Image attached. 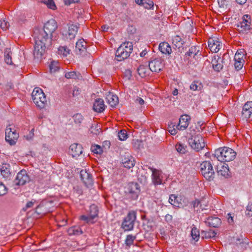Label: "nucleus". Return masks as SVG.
Masks as SVG:
<instances>
[{"label": "nucleus", "mask_w": 252, "mask_h": 252, "mask_svg": "<svg viewBox=\"0 0 252 252\" xmlns=\"http://www.w3.org/2000/svg\"><path fill=\"white\" fill-rule=\"evenodd\" d=\"M214 155L219 161L228 162L235 159L236 153L231 148L223 147L216 150Z\"/></svg>", "instance_id": "f257e3e1"}, {"label": "nucleus", "mask_w": 252, "mask_h": 252, "mask_svg": "<svg viewBox=\"0 0 252 252\" xmlns=\"http://www.w3.org/2000/svg\"><path fill=\"white\" fill-rule=\"evenodd\" d=\"M133 50V45L130 42L122 43L116 52L115 60L121 62L127 59Z\"/></svg>", "instance_id": "f03ea898"}, {"label": "nucleus", "mask_w": 252, "mask_h": 252, "mask_svg": "<svg viewBox=\"0 0 252 252\" xmlns=\"http://www.w3.org/2000/svg\"><path fill=\"white\" fill-rule=\"evenodd\" d=\"M188 138V143L192 149L199 151L205 146L204 140L201 135L196 133L193 130V132L189 134Z\"/></svg>", "instance_id": "7ed1b4c3"}, {"label": "nucleus", "mask_w": 252, "mask_h": 252, "mask_svg": "<svg viewBox=\"0 0 252 252\" xmlns=\"http://www.w3.org/2000/svg\"><path fill=\"white\" fill-rule=\"evenodd\" d=\"M42 29L35 28L33 32V37L35 43L42 44L50 46L51 45V37Z\"/></svg>", "instance_id": "20e7f679"}, {"label": "nucleus", "mask_w": 252, "mask_h": 252, "mask_svg": "<svg viewBox=\"0 0 252 252\" xmlns=\"http://www.w3.org/2000/svg\"><path fill=\"white\" fill-rule=\"evenodd\" d=\"M32 98L33 102L40 109L45 107L47 103L46 97L42 89L39 88H35L32 94Z\"/></svg>", "instance_id": "39448f33"}, {"label": "nucleus", "mask_w": 252, "mask_h": 252, "mask_svg": "<svg viewBox=\"0 0 252 252\" xmlns=\"http://www.w3.org/2000/svg\"><path fill=\"white\" fill-rule=\"evenodd\" d=\"M200 171L204 177L208 181H212L215 177V171L212 163L209 161H204L200 165Z\"/></svg>", "instance_id": "423d86ee"}, {"label": "nucleus", "mask_w": 252, "mask_h": 252, "mask_svg": "<svg viewBox=\"0 0 252 252\" xmlns=\"http://www.w3.org/2000/svg\"><path fill=\"white\" fill-rule=\"evenodd\" d=\"M136 219V213L130 211L125 218L122 224V228L125 231H130L133 229L135 221Z\"/></svg>", "instance_id": "0eeeda50"}, {"label": "nucleus", "mask_w": 252, "mask_h": 252, "mask_svg": "<svg viewBox=\"0 0 252 252\" xmlns=\"http://www.w3.org/2000/svg\"><path fill=\"white\" fill-rule=\"evenodd\" d=\"M140 189L139 185L136 183H130L125 189L126 197L131 200L138 198Z\"/></svg>", "instance_id": "6e6552de"}, {"label": "nucleus", "mask_w": 252, "mask_h": 252, "mask_svg": "<svg viewBox=\"0 0 252 252\" xmlns=\"http://www.w3.org/2000/svg\"><path fill=\"white\" fill-rule=\"evenodd\" d=\"M19 137V134L15 129V126L9 125L5 129V140L11 145H14Z\"/></svg>", "instance_id": "1a4fd4ad"}, {"label": "nucleus", "mask_w": 252, "mask_h": 252, "mask_svg": "<svg viewBox=\"0 0 252 252\" xmlns=\"http://www.w3.org/2000/svg\"><path fill=\"white\" fill-rule=\"evenodd\" d=\"M98 213V209L97 207L92 204L90 207L89 215L88 216L82 215L80 217V220H84L87 223H93L94 221L93 220L97 217Z\"/></svg>", "instance_id": "9d476101"}, {"label": "nucleus", "mask_w": 252, "mask_h": 252, "mask_svg": "<svg viewBox=\"0 0 252 252\" xmlns=\"http://www.w3.org/2000/svg\"><path fill=\"white\" fill-rule=\"evenodd\" d=\"M208 201L206 200V197L203 196L199 199H195L190 202V205L194 211L200 212L206 209L205 208L208 206Z\"/></svg>", "instance_id": "9b49d317"}, {"label": "nucleus", "mask_w": 252, "mask_h": 252, "mask_svg": "<svg viewBox=\"0 0 252 252\" xmlns=\"http://www.w3.org/2000/svg\"><path fill=\"white\" fill-rule=\"evenodd\" d=\"M78 27L76 25L69 24L67 25V29L62 31L63 35L67 39H74L77 33Z\"/></svg>", "instance_id": "f8f14e48"}, {"label": "nucleus", "mask_w": 252, "mask_h": 252, "mask_svg": "<svg viewBox=\"0 0 252 252\" xmlns=\"http://www.w3.org/2000/svg\"><path fill=\"white\" fill-rule=\"evenodd\" d=\"M251 19L248 15H245L243 16L242 21L238 24V31L240 32L244 33L251 29Z\"/></svg>", "instance_id": "ddd939ff"}, {"label": "nucleus", "mask_w": 252, "mask_h": 252, "mask_svg": "<svg viewBox=\"0 0 252 252\" xmlns=\"http://www.w3.org/2000/svg\"><path fill=\"white\" fill-rule=\"evenodd\" d=\"M208 46L211 52L217 53L222 46V43L219 38L214 37L209 38L208 41Z\"/></svg>", "instance_id": "4468645a"}, {"label": "nucleus", "mask_w": 252, "mask_h": 252, "mask_svg": "<svg viewBox=\"0 0 252 252\" xmlns=\"http://www.w3.org/2000/svg\"><path fill=\"white\" fill-rule=\"evenodd\" d=\"M164 65L163 61L161 59H155L149 62V67L152 72H160Z\"/></svg>", "instance_id": "2eb2a0df"}, {"label": "nucleus", "mask_w": 252, "mask_h": 252, "mask_svg": "<svg viewBox=\"0 0 252 252\" xmlns=\"http://www.w3.org/2000/svg\"><path fill=\"white\" fill-rule=\"evenodd\" d=\"M29 181L30 178L27 171L25 170H22L17 174L14 183L17 186L24 185Z\"/></svg>", "instance_id": "dca6fc26"}, {"label": "nucleus", "mask_w": 252, "mask_h": 252, "mask_svg": "<svg viewBox=\"0 0 252 252\" xmlns=\"http://www.w3.org/2000/svg\"><path fill=\"white\" fill-rule=\"evenodd\" d=\"M57 28V25L55 20L51 19L45 24L42 29L50 35V37H52L53 33Z\"/></svg>", "instance_id": "f3484780"}, {"label": "nucleus", "mask_w": 252, "mask_h": 252, "mask_svg": "<svg viewBox=\"0 0 252 252\" xmlns=\"http://www.w3.org/2000/svg\"><path fill=\"white\" fill-rule=\"evenodd\" d=\"M150 169L152 172V178L154 185H160L162 183L161 171L156 168L149 166Z\"/></svg>", "instance_id": "a211bd4d"}, {"label": "nucleus", "mask_w": 252, "mask_h": 252, "mask_svg": "<svg viewBox=\"0 0 252 252\" xmlns=\"http://www.w3.org/2000/svg\"><path fill=\"white\" fill-rule=\"evenodd\" d=\"M252 114V101H248L243 106L241 116L244 119L248 120Z\"/></svg>", "instance_id": "6ab92c4d"}, {"label": "nucleus", "mask_w": 252, "mask_h": 252, "mask_svg": "<svg viewBox=\"0 0 252 252\" xmlns=\"http://www.w3.org/2000/svg\"><path fill=\"white\" fill-rule=\"evenodd\" d=\"M82 149L83 148L81 145L74 143L70 146L68 152L73 158H76L82 154Z\"/></svg>", "instance_id": "aec40b11"}, {"label": "nucleus", "mask_w": 252, "mask_h": 252, "mask_svg": "<svg viewBox=\"0 0 252 252\" xmlns=\"http://www.w3.org/2000/svg\"><path fill=\"white\" fill-rule=\"evenodd\" d=\"M49 46L35 43L33 55L34 58L41 59L45 52V49Z\"/></svg>", "instance_id": "412c9836"}, {"label": "nucleus", "mask_w": 252, "mask_h": 252, "mask_svg": "<svg viewBox=\"0 0 252 252\" xmlns=\"http://www.w3.org/2000/svg\"><path fill=\"white\" fill-rule=\"evenodd\" d=\"M190 117L188 115H182L179 119V122L177 126V128L179 130H185L189 126Z\"/></svg>", "instance_id": "4be33fe9"}, {"label": "nucleus", "mask_w": 252, "mask_h": 252, "mask_svg": "<svg viewBox=\"0 0 252 252\" xmlns=\"http://www.w3.org/2000/svg\"><path fill=\"white\" fill-rule=\"evenodd\" d=\"M81 180L87 187H89L93 184V179L91 174L86 170H81L80 172Z\"/></svg>", "instance_id": "5701e85b"}, {"label": "nucleus", "mask_w": 252, "mask_h": 252, "mask_svg": "<svg viewBox=\"0 0 252 252\" xmlns=\"http://www.w3.org/2000/svg\"><path fill=\"white\" fill-rule=\"evenodd\" d=\"M87 43L83 39H79L76 43V52L77 54L82 55L84 54L86 51Z\"/></svg>", "instance_id": "b1692460"}, {"label": "nucleus", "mask_w": 252, "mask_h": 252, "mask_svg": "<svg viewBox=\"0 0 252 252\" xmlns=\"http://www.w3.org/2000/svg\"><path fill=\"white\" fill-rule=\"evenodd\" d=\"M105 109L104 101L101 98L95 100L93 105V110L96 112L101 113Z\"/></svg>", "instance_id": "393cba45"}, {"label": "nucleus", "mask_w": 252, "mask_h": 252, "mask_svg": "<svg viewBox=\"0 0 252 252\" xmlns=\"http://www.w3.org/2000/svg\"><path fill=\"white\" fill-rule=\"evenodd\" d=\"M124 166L128 169H130L135 165L134 158L129 155L125 156L122 160Z\"/></svg>", "instance_id": "a878e982"}, {"label": "nucleus", "mask_w": 252, "mask_h": 252, "mask_svg": "<svg viewBox=\"0 0 252 252\" xmlns=\"http://www.w3.org/2000/svg\"><path fill=\"white\" fill-rule=\"evenodd\" d=\"M182 199L180 196H177L175 194H171L169 198V202L176 207H181L183 204L181 202Z\"/></svg>", "instance_id": "bb28decb"}, {"label": "nucleus", "mask_w": 252, "mask_h": 252, "mask_svg": "<svg viewBox=\"0 0 252 252\" xmlns=\"http://www.w3.org/2000/svg\"><path fill=\"white\" fill-rule=\"evenodd\" d=\"M205 223L210 227H218L220 225L221 221L218 217H211L207 219Z\"/></svg>", "instance_id": "cd10ccee"}, {"label": "nucleus", "mask_w": 252, "mask_h": 252, "mask_svg": "<svg viewBox=\"0 0 252 252\" xmlns=\"http://www.w3.org/2000/svg\"><path fill=\"white\" fill-rule=\"evenodd\" d=\"M185 42L184 39L179 35H175L172 38V43L174 45L176 48H178L179 52H182V46Z\"/></svg>", "instance_id": "c85d7f7f"}, {"label": "nucleus", "mask_w": 252, "mask_h": 252, "mask_svg": "<svg viewBox=\"0 0 252 252\" xmlns=\"http://www.w3.org/2000/svg\"><path fill=\"white\" fill-rule=\"evenodd\" d=\"M217 172L219 175H220L225 178H227L229 175V170L227 165H220L217 166Z\"/></svg>", "instance_id": "c756f323"}, {"label": "nucleus", "mask_w": 252, "mask_h": 252, "mask_svg": "<svg viewBox=\"0 0 252 252\" xmlns=\"http://www.w3.org/2000/svg\"><path fill=\"white\" fill-rule=\"evenodd\" d=\"M158 49L163 54L170 55L172 49L170 45L166 42H163L159 44Z\"/></svg>", "instance_id": "7c9ffc66"}, {"label": "nucleus", "mask_w": 252, "mask_h": 252, "mask_svg": "<svg viewBox=\"0 0 252 252\" xmlns=\"http://www.w3.org/2000/svg\"><path fill=\"white\" fill-rule=\"evenodd\" d=\"M222 60L219 57H216L212 60V63L213 67L215 71H220L222 69L223 65L221 63Z\"/></svg>", "instance_id": "2f4dec72"}, {"label": "nucleus", "mask_w": 252, "mask_h": 252, "mask_svg": "<svg viewBox=\"0 0 252 252\" xmlns=\"http://www.w3.org/2000/svg\"><path fill=\"white\" fill-rule=\"evenodd\" d=\"M199 52V47L195 46H192L189 48V51L186 53L185 56L186 58L188 57V58L189 57H192L193 58H195V57L198 55Z\"/></svg>", "instance_id": "473e14b6"}, {"label": "nucleus", "mask_w": 252, "mask_h": 252, "mask_svg": "<svg viewBox=\"0 0 252 252\" xmlns=\"http://www.w3.org/2000/svg\"><path fill=\"white\" fill-rule=\"evenodd\" d=\"M106 99L108 103L110 105L111 107H114L116 105L118 104L119 98L116 95L111 94H108Z\"/></svg>", "instance_id": "72a5a7b5"}, {"label": "nucleus", "mask_w": 252, "mask_h": 252, "mask_svg": "<svg viewBox=\"0 0 252 252\" xmlns=\"http://www.w3.org/2000/svg\"><path fill=\"white\" fill-rule=\"evenodd\" d=\"M67 232L69 235H80L83 233V231L79 226H74L68 228Z\"/></svg>", "instance_id": "f704fd0d"}, {"label": "nucleus", "mask_w": 252, "mask_h": 252, "mask_svg": "<svg viewBox=\"0 0 252 252\" xmlns=\"http://www.w3.org/2000/svg\"><path fill=\"white\" fill-rule=\"evenodd\" d=\"M0 169L1 174L4 178H8L10 176L11 173L9 170V165L8 164H2Z\"/></svg>", "instance_id": "c9c22d12"}, {"label": "nucleus", "mask_w": 252, "mask_h": 252, "mask_svg": "<svg viewBox=\"0 0 252 252\" xmlns=\"http://www.w3.org/2000/svg\"><path fill=\"white\" fill-rule=\"evenodd\" d=\"M65 77L67 79H74L80 80L82 78V76L79 72L70 71L66 72L65 74Z\"/></svg>", "instance_id": "e433bc0d"}, {"label": "nucleus", "mask_w": 252, "mask_h": 252, "mask_svg": "<svg viewBox=\"0 0 252 252\" xmlns=\"http://www.w3.org/2000/svg\"><path fill=\"white\" fill-rule=\"evenodd\" d=\"M12 53L10 49L6 48L4 51V61L7 64H12Z\"/></svg>", "instance_id": "4c0bfd02"}, {"label": "nucleus", "mask_w": 252, "mask_h": 252, "mask_svg": "<svg viewBox=\"0 0 252 252\" xmlns=\"http://www.w3.org/2000/svg\"><path fill=\"white\" fill-rule=\"evenodd\" d=\"M176 149L180 154H184L187 152V146L183 144L178 143L176 145Z\"/></svg>", "instance_id": "58836bf2"}, {"label": "nucleus", "mask_w": 252, "mask_h": 252, "mask_svg": "<svg viewBox=\"0 0 252 252\" xmlns=\"http://www.w3.org/2000/svg\"><path fill=\"white\" fill-rule=\"evenodd\" d=\"M191 236L192 238L195 241H197L200 237L199 231L196 227L193 226L191 231Z\"/></svg>", "instance_id": "ea45409f"}, {"label": "nucleus", "mask_w": 252, "mask_h": 252, "mask_svg": "<svg viewBox=\"0 0 252 252\" xmlns=\"http://www.w3.org/2000/svg\"><path fill=\"white\" fill-rule=\"evenodd\" d=\"M202 85L201 83L198 81L193 82L190 85V89L192 91H200L201 90Z\"/></svg>", "instance_id": "a19ab883"}, {"label": "nucleus", "mask_w": 252, "mask_h": 252, "mask_svg": "<svg viewBox=\"0 0 252 252\" xmlns=\"http://www.w3.org/2000/svg\"><path fill=\"white\" fill-rule=\"evenodd\" d=\"M70 50L66 46H60L58 48V54L63 56H67Z\"/></svg>", "instance_id": "79ce46f5"}, {"label": "nucleus", "mask_w": 252, "mask_h": 252, "mask_svg": "<svg viewBox=\"0 0 252 252\" xmlns=\"http://www.w3.org/2000/svg\"><path fill=\"white\" fill-rule=\"evenodd\" d=\"M50 70L51 73L55 72L59 69V63L57 61H53L51 62L49 65Z\"/></svg>", "instance_id": "37998d69"}, {"label": "nucleus", "mask_w": 252, "mask_h": 252, "mask_svg": "<svg viewBox=\"0 0 252 252\" xmlns=\"http://www.w3.org/2000/svg\"><path fill=\"white\" fill-rule=\"evenodd\" d=\"M136 239V236L129 234L127 235L125 240V244L127 246L130 247L133 244L134 241Z\"/></svg>", "instance_id": "c03bdc74"}, {"label": "nucleus", "mask_w": 252, "mask_h": 252, "mask_svg": "<svg viewBox=\"0 0 252 252\" xmlns=\"http://www.w3.org/2000/svg\"><path fill=\"white\" fill-rule=\"evenodd\" d=\"M147 68L143 65H140L137 68V72L139 75L142 77L146 75Z\"/></svg>", "instance_id": "a18cd8bd"}, {"label": "nucleus", "mask_w": 252, "mask_h": 252, "mask_svg": "<svg viewBox=\"0 0 252 252\" xmlns=\"http://www.w3.org/2000/svg\"><path fill=\"white\" fill-rule=\"evenodd\" d=\"M142 6L145 9H150L154 7V2L151 0H144Z\"/></svg>", "instance_id": "49530a36"}, {"label": "nucleus", "mask_w": 252, "mask_h": 252, "mask_svg": "<svg viewBox=\"0 0 252 252\" xmlns=\"http://www.w3.org/2000/svg\"><path fill=\"white\" fill-rule=\"evenodd\" d=\"M73 119L74 120V122L76 124H80L83 120L82 115L79 113L75 114L73 116Z\"/></svg>", "instance_id": "de8ad7c7"}, {"label": "nucleus", "mask_w": 252, "mask_h": 252, "mask_svg": "<svg viewBox=\"0 0 252 252\" xmlns=\"http://www.w3.org/2000/svg\"><path fill=\"white\" fill-rule=\"evenodd\" d=\"M118 136L120 140H125L127 137V132L125 129L121 130L118 132Z\"/></svg>", "instance_id": "09e8293b"}, {"label": "nucleus", "mask_w": 252, "mask_h": 252, "mask_svg": "<svg viewBox=\"0 0 252 252\" xmlns=\"http://www.w3.org/2000/svg\"><path fill=\"white\" fill-rule=\"evenodd\" d=\"M91 150L93 152L96 154H100L102 153V148L98 145L92 146L91 147Z\"/></svg>", "instance_id": "8fccbe9b"}, {"label": "nucleus", "mask_w": 252, "mask_h": 252, "mask_svg": "<svg viewBox=\"0 0 252 252\" xmlns=\"http://www.w3.org/2000/svg\"><path fill=\"white\" fill-rule=\"evenodd\" d=\"M244 60H235L234 66L237 70L241 69L243 66Z\"/></svg>", "instance_id": "3c124183"}, {"label": "nucleus", "mask_w": 252, "mask_h": 252, "mask_svg": "<svg viewBox=\"0 0 252 252\" xmlns=\"http://www.w3.org/2000/svg\"><path fill=\"white\" fill-rule=\"evenodd\" d=\"M216 234L217 233L215 232V231L210 230L209 231L205 232V234L203 236V237H205V238H213L215 237Z\"/></svg>", "instance_id": "603ef678"}, {"label": "nucleus", "mask_w": 252, "mask_h": 252, "mask_svg": "<svg viewBox=\"0 0 252 252\" xmlns=\"http://www.w3.org/2000/svg\"><path fill=\"white\" fill-rule=\"evenodd\" d=\"M44 3L47 4L48 8L53 10L56 9V5L53 0H47Z\"/></svg>", "instance_id": "864d4df0"}, {"label": "nucleus", "mask_w": 252, "mask_h": 252, "mask_svg": "<svg viewBox=\"0 0 252 252\" xmlns=\"http://www.w3.org/2000/svg\"><path fill=\"white\" fill-rule=\"evenodd\" d=\"M7 189L5 186V185L0 182V196H3L4 195L6 194L7 192Z\"/></svg>", "instance_id": "5fc2aeb1"}, {"label": "nucleus", "mask_w": 252, "mask_h": 252, "mask_svg": "<svg viewBox=\"0 0 252 252\" xmlns=\"http://www.w3.org/2000/svg\"><path fill=\"white\" fill-rule=\"evenodd\" d=\"M9 27V23L4 20H0V27L4 30H7Z\"/></svg>", "instance_id": "6e6d98bb"}, {"label": "nucleus", "mask_w": 252, "mask_h": 252, "mask_svg": "<svg viewBox=\"0 0 252 252\" xmlns=\"http://www.w3.org/2000/svg\"><path fill=\"white\" fill-rule=\"evenodd\" d=\"M246 215L249 217L252 216V203L249 202L246 208Z\"/></svg>", "instance_id": "4d7b16f0"}, {"label": "nucleus", "mask_w": 252, "mask_h": 252, "mask_svg": "<svg viewBox=\"0 0 252 252\" xmlns=\"http://www.w3.org/2000/svg\"><path fill=\"white\" fill-rule=\"evenodd\" d=\"M243 57H244V54L242 53V54H241L239 52L236 53L235 55V57H234V59L235 60H243Z\"/></svg>", "instance_id": "13d9d810"}, {"label": "nucleus", "mask_w": 252, "mask_h": 252, "mask_svg": "<svg viewBox=\"0 0 252 252\" xmlns=\"http://www.w3.org/2000/svg\"><path fill=\"white\" fill-rule=\"evenodd\" d=\"M35 201H31L28 202L27 203L25 208H23V210L26 211L27 209L32 208L33 206V204H34Z\"/></svg>", "instance_id": "bf43d9fd"}, {"label": "nucleus", "mask_w": 252, "mask_h": 252, "mask_svg": "<svg viewBox=\"0 0 252 252\" xmlns=\"http://www.w3.org/2000/svg\"><path fill=\"white\" fill-rule=\"evenodd\" d=\"M80 90L78 88L74 87L72 91V96H77L80 94Z\"/></svg>", "instance_id": "052dcab7"}, {"label": "nucleus", "mask_w": 252, "mask_h": 252, "mask_svg": "<svg viewBox=\"0 0 252 252\" xmlns=\"http://www.w3.org/2000/svg\"><path fill=\"white\" fill-rule=\"evenodd\" d=\"M228 0H218V3L220 7H224L225 5H227Z\"/></svg>", "instance_id": "680f3d73"}, {"label": "nucleus", "mask_w": 252, "mask_h": 252, "mask_svg": "<svg viewBox=\"0 0 252 252\" xmlns=\"http://www.w3.org/2000/svg\"><path fill=\"white\" fill-rule=\"evenodd\" d=\"M165 220L168 222H171L172 220V216L169 214H167L165 216Z\"/></svg>", "instance_id": "e2e57ef3"}, {"label": "nucleus", "mask_w": 252, "mask_h": 252, "mask_svg": "<svg viewBox=\"0 0 252 252\" xmlns=\"http://www.w3.org/2000/svg\"><path fill=\"white\" fill-rule=\"evenodd\" d=\"M227 216H228V218H227L228 222L230 224H232L234 222V220H233V217L232 216V214H231L230 213L228 214Z\"/></svg>", "instance_id": "0e129e2a"}, {"label": "nucleus", "mask_w": 252, "mask_h": 252, "mask_svg": "<svg viewBox=\"0 0 252 252\" xmlns=\"http://www.w3.org/2000/svg\"><path fill=\"white\" fill-rule=\"evenodd\" d=\"M79 0H65L64 2L66 5H70L71 3H77Z\"/></svg>", "instance_id": "69168bd1"}, {"label": "nucleus", "mask_w": 252, "mask_h": 252, "mask_svg": "<svg viewBox=\"0 0 252 252\" xmlns=\"http://www.w3.org/2000/svg\"><path fill=\"white\" fill-rule=\"evenodd\" d=\"M135 101L136 103H138L140 105H143L144 103V100L142 98H141L140 97H138L135 99Z\"/></svg>", "instance_id": "338daca9"}, {"label": "nucleus", "mask_w": 252, "mask_h": 252, "mask_svg": "<svg viewBox=\"0 0 252 252\" xmlns=\"http://www.w3.org/2000/svg\"><path fill=\"white\" fill-rule=\"evenodd\" d=\"M247 0H236V1L237 3L242 5L245 4Z\"/></svg>", "instance_id": "774afa93"}]
</instances>
